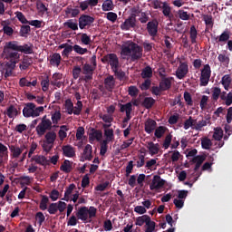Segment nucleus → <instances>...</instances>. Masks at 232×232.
Instances as JSON below:
<instances>
[{"label": "nucleus", "mask_w": 232, "mask_h": 232, "mask_svg": "<svg viewBox=\"0 0 232 232\" xmlns=\"http://www.w3.org/2000/svg\"><path fill=\"white\" fill-rule=\"evenodd\" d=\"M10 150L14 156V158H19V156L22 154L23 150L20 149V147H15V145H11Z\"/></svg>", "instance_id": "49530a36"}, {"label": "nucleus", "mask_w": 232, "mask_h": 232, "mask_svg": "<svg viewBox=\"0 0 232 232\" xmlns=\"http://www.w3.org/2000/svg\"><path fill=\"white\" fill-rule=\"evenodd\" d=\"M230 35H231L230 31H228V29H225V31H223V33H221L219 36H211V38H213V40H215L217 44H221L226 42L228 43Z\"/></svg>", "instance_id": "dca6fc26"}, {"label": "nucleus", "mask_w": 232, "mask_h": 232, "mask_svg": "<svg viewBox=\"0 0 232 232\" xmlns=\"http://www.w3.org/2000/svg\"><path fill=\"white\" fill-rule=\"evenodd\" d=\"M62 79H63L62 72H54L53 74V80H51V85H54L55 87H57L58 80H62Z\"/></svg>", "instance_id": "603ef678"}, {"label": "nucleus", "mask_w": 232, "mask_h": 232, "mask_svg": "<svg viewBox=\"0 0 232 232\" xmlns=\"http://www.w3.org/2000/svg\"><path fill=\"white\" fill-rule=\"evenodd\" d=\"M203 22H205L206 29L208 32L209 29H213L214 27V18L212 14H202Z\"/></svg>", "instance_id": "412c9836"}, {"label": "nucleus", "mask_w": 232, "mask_h": 232, "mask_svg": "<svg viewBox=\"0 0 232 232\" xmlns=\"http://www.w3.org/2000/svg\"><path fill=\"white\" fill-rule=\"evenodd\" d=\"M166 181L160 176L159 174H155L153 176V179L150 185V190H154L155 188H161L165 185Z\"/></svg>", "instance_id": "4468645a"}, {"label": "nucleus", "mask_w": 232, "mask_h": 232, "mask_svg": "<svg viewBox=\"0 0 232 232\" xmlns=\"http://www.w3.org/2000/svg\"><path fill=\"white\" fill-rule=\"evenodd\" d=\"M72 51H73V46L70 45L69 44H65V47L62 52V56H65L66 58H68L70 53H72Z\"/></svg>", "instance_id": "5fc2aeb1"}, {"label": "nucleus", "mask_w": 232, "mask_h": 232, "mask_svg": "<svg viewBox=\"0 0 232 232\" xmlns=\"http://www.w3.org/2000/svg\"><path fill=\"white\" fill-rule=\"evenodd\" d=\"M156 228V223L155 221H152L150 216L149 214H146V227L145 232H153Z\"/></svg>", "instance_id": "393cba45"}, {"label": "nucleus", "mask_w": 232, "mask_h": 232, "mask_svg": "<svg viewBox=\"0 0 232 232\" xmlns=\"http://www.w3.org/2000/svg\"><path fill=\"white\" fill-rule=\"evenodd\" d=\"M152 74H153V71L150 65H147L141 71L142 78H146V79L150 80V78H151Z\"/></svg>", "instance_id": "c9c22d12"}, {"label": "nucleus", "mask_w": 232, "mask_h": 232, "mask_svg": "<svg viewBox=\"0 0 232 232\" xmlns=\"http://www.w3.org/2000/svg\"><path fill=\"white\" fill-rule=\"evenodd\" d=\"M44 107H36L35 103L29 102L25 103L23 109V114L25 118H36L40 116L41 112H44Z\"/></svg>", "instance_id": "20e7f679"}, {"label": "nucleus", "mask_w": 232, "mask_h": 232, "mask_svg": "<svg viewBox=\"0 0 232 232\" xmlns=\"http://www.w3.org/2000/svg\"><path fill=\"white\" fill-rule=\"evenodd\" d=\"M155 103L156 100L154 98L147 96L143 99L141 105L145 107V109H151Z\"/></svg>", "instance_id": "c85d7f7f"}, {"label": "nucleus", "mask_w": 232, "mask_h": 232, "mask_svg": "<svg viewBox=\"0 0 232 232\" xmlns=\"http://www.w3.org/2000/svg\"><path fill=\"white\" fill-rule=\"evenodd\" d=\"M82 72L84 74V80L87 82L92 80L94 69L90 63H84L82 67Z\"/></svg>", "instance_id": "a211bd4d"}, {"label": "nucleus", "mask_w": 232, "mask_h": 232, "mask_svg": "<svg viewBox=\"0 0 232 232\" xmlns=\"http://www.w3.org/2000/svg\"><path fill=\"white\" fill-rule=\"evenodd\" d=\"M147 147L151 156H154V154H159L160 149V143H154V141H149Z\"/></svg>", "instance_id": "cd10ccee"}, {"label": "nucleus", "mask_w": 232, "mask_h": 232, "mask_svg": "<svg viewBox=\"0 0 232 232\" xmlns=\"http://www.w3.org/2000/svg\"><path fill=\"white\" fill-rule=\"evenodd\" d=\"M197 38H198L197 27H195V25H191V27H190V40H191L192 44H197Z\"/></svg>", "instance_id": "a18cd8bd"}, {"label": "nucleus", "mask_w": 232, "mask_h": 232, "mask_svg": "<svg viewBox=\"0 0 232 232\" xmlns=\"http://www.w3.org/2000/svg\"><path fill=\"white\" fill-rule=\"evenodd\" d=\"M28 127L25 123H18L15 127L17 132L23 133L24 130H27Z\"/></svg>", "instance_id": "774afa93"}, {"label": "nucleus", "mask_w": 232, "mask_h": 232, "mask_svg": "<svg viewBox=\"0 0 232 232\" xmlns=\"http://www.w3.org/2000/svg\"><path fill=\"white\" fill-rule=\"evenodd\" d=\"M178 16L181 20H189V18H190V14H188V11H184L183 9H179L178 11Z\"/></svg>", "instance_id": "bf43d9fd"}, {"label": "nucleus", "mask_w": 232, "mask_h": 232, "mask_svg": "<svg viewBox=\"0 0 232 232\" xmlns=\"http://www.w3.org/2000/svg\"><path fill=\"white\" fill-rule=\"evenodd\" d=\"M121 56H131L132 62L142 58L143 49L134 42H126L121 46Z\"/></svg>", "instance_id": "f03ea898"}, {"label": "nucleus", "mask_w": 232, "mask_h": 232, "mask_svg": "<svg viewBox=\"0 0 232 232\" xmlns=\"http://www.w3.org/2000/svg\"><path fill=\"white\" fill-rule=\"evenodd\" d=\"M63 152L64 156H67L68 158H73L75 156V149L72 147V145H63Z\"/></svg>", "instance_id": "bb28decb"}, {"label": "nucleus", "mask_w": 232, "mask_h": 232, "mask_svg": "<svg viewBox=\"0 0 232 232\" xmlns=\"http://www.w3.org/2000/svg\"><path fill=\"white\" fill-rule=\"evenodd\" d=\"M31 33L30 24H24L20 29V36L26 37Z\"/></svg>", "instance_id": "58836bf2"}, {"label": "nucleus", "mask_w": 232, "mask_h": 232, "mask_svg": "<svg viewBox=\"0 0 232 232\" xmlns=\"http://www.w3.org/2000/svg\"><path fill=\"white\" fill-rule=\"evenodd\" d=\"M171 80H172V78H162V80L160 82L161 92L169 91V89L171 88V85H172Z\"/></svg>", "instance_id": "c756f323"}, {"label": "nucleus", "mask_w": 232, "mask_h": 232, "mask_svg": "<svg viewBox=\"0 0 232 232\" xmlns=\"http://www.w3.org/2000/svg\"><path fill=\"white\" fill-rule=\"evenodd\" d=\"M16 60H18V58H10L9 62H6L4 67H0V71H5V78L12 76L15 69Z\"/></svg>", "instance_id": "1a4fd4ad"}, {"label": "nucleus", "mask_w": 232, "mask_h": 232, "mask_svg": "<svg viewBox=\"0 0 232 232\" xmlns=\"http://www.w3.org/2000/svg\"><path fill=\"white\" fill-rule=\"evenodd\" d=\"M6 114L8 116V118H15V116L18 115V111H17L16 107H14V105H10L7 108Z\"/></svg>", "instance_id": "a19ab883"}, {"label": "nucleus", "mask_w": 232, "mask_h": 232, "mask_svg": "<svg viewBox=\"0 0 232 232\" xmlns=\"http://www.w3.org/2000/svg\"><path fill=\"white\" fill-rule=\"evenodd\" d=\"M51 120L53 122V127H57V124L62 120V112L61 111H54L53 114L51 115Z\"/></svg>", "instance_id": "2f4dec72"}, {"label": "nucleus", "mask_w": 232, "mask_h": 232, "mask_svg": "<svg viewBox=\"0 0 232 232\" xmlns=\"http://www.w3.org/2000/svg\"><path fill=\"white\" fill-rule=\"evenodd\" d=\"M172 134H167L165 140H164V142H163V147L164 149H169L171 141H172Z\"/></svg>", "instance_id": "338daca9"}, {"label": "nucleus", "mask_w": 232, "mask_h": 232, "mask_svg": "<svg viewBox=\"0 0 232 232\" xmlns=\"http://www.w3.org/2000/svg\"><path fill=\"white\" fill-rule=\"evenodd\" d=\"M211 77V67L209 63H207L204 65L203 69L201 70V75H200V85L201 86H207L208 85V81Z\"/></svg>", "instance_id": "9d476101"}, {"label": "nucleus", "mask_w": 232, "mask_h": 232, "mask_svg": "<svg viewBox=\"0 0 232 232\" xmlns=\"http://www.w3.org/2000/svg\"><path fill=\"white\" fill-rule=\"evenodd\" d=\"M83 109L82 102H77L75 107H73V114L80 115Z\"/></svg>", "instance_id": "052dcab7"}, {"label": "nucleus", "mask_w": 232, "mask_h": 232, "mask_svg": "<svg viewBox=\"0 0 232 232\" xmlns=\"http://www.w3.org/2000/svg\"><path fill=\"white\" fill-rule=\"evenodd\" d=\"M128 92L130 96L136 97L138 96L140 90L138 89V87H136V85H130Z\"/></svg>", "instance_id": "6e6d98bb"}, {"label": "nucleus", "mask_w": 232, "mask_h": 232, "mask_svg": "<svg viewBox=\"0 0 232 232\" xmlns=\"http://www.w3.org/2000/svg\"><path fill=\"white\" fill-rule=\"evenodd\" d=\"M108 150V141H106V139L103 140L101 142V150H100V154H102V156H104V154H106Z\"/></svg>", "instance_id": "69168bd1"}, {"label": "nucleus", "mask_w": 232, "mask_h": 232, "mask_svg": "<svg viewBox=\"0 0 232 232\" xmlns=\"http://www.w3.org/2000/svg\"><path fill=\"white\" fill-rule=\"evenodd\" d=\"M220 94H221L220 87H214V89L212 91V99L215 100L216 102H218Z\"/></svg>", "instance_id": "e2e57ef3"}, {"label": "nucleus", "mask_w": 232, "mask_h": 232, "mask_svg": "<svg viewBox=\"0 0 232 232\" xmlns=\"http://www.w3.org/2000/svg\"><path fill=\"white\" fill-rule=\"evenodd\" d=\"M197 120H193L192 116H189L188 120H185L184 129L188 130L189 127L196 128Z\"/></svg>", "instance_id": "37998d69"}, {"label": "nucleus", "mask_w": 232, "mask_h": 232, "mask_svg": "<svg viewBox=\"0 0 232 232\" xmlns=\"http://www.w3.org/2000/svg\"><path fill=\"white\" fill-rule=\"evenodd\" d=\"M48 201H49V198L48 196H42V199L40 201V208L42 210H46V208H48Z\"/></svg>", "instance_id": "8fccbe9b"}, {"label": "nucleus", "mask_w": 232, "mask_h": 232, "mask_svg": "<svg viewBox=\"0 0 232 232\" xmlns=\"http://www.w3.org/2000/svg\"><path fill=\"white\" fill-rule=\"evenodd\" d=\"M121 109V112H126V117L123 120V125L122 127H126V123H128V121H130V120H131V111H132V103L130 102H129L128 103H125L124 105L122 103H121L120 105Z\"/></svg>", "instance_id": "9b49d317"}, {"label": "nucleus", "mask_w": 232, "mask_h": 232, "mask_svg": "<svg viewBox=\"0 0 232 232\" xmlns=\"http://www.w3.org/2000/svg\"><path fill=\"white\" fill-rule=\"evenodd\" d=\"M64 108H65V112H67V114H73L74 112V103L73 102H72L71 99H67L64 102Z\"/></svg>", "instance_id": "473e14b6"}, {"label": "nucleus", "mask_w": 232, "mask_h": 232, "mask_svg": "<svg viewBox=\"0 0 232 232\" xmlns=\"http://www.w3.org/2000/svg\"><path fill=\"white\" fill-rule=\"evenodd\" d=\"M56 140L57 132H55V130H52V129L47 130L42 143L43 150H45V152H50V150L53 149Z\"/></svg>", "instance_id": "39448f33"}, {"label": "nucleus", "mask_w": 232, "mask_h": 232, "mask_svg": "<svg viewBox=\"0 0 232 232\" xmlns=\"http://www.w3.org/2000/svg\"><path fill=\"white\" fill-rule=\"evenodd\" d=\"M205 160H206V156L204 154H198V156L196 154L195 158H192V161H198V169H200V167H201L202 163H204Z\"/></svg>", "instance_id": "4d7b16f0"}, {"label": "nucleus", "mask_w": 232, "mask_h": 232, "mask_svg": "<svg viewBox=\"0 0 232 232\" xmlns=\"http://www.w3.org/2000/svg\"><path fill=\"white\" fill-rule=\"evenodd\" d=\"M183 98H184L187 105L192 106L194 104L192 96H191L190 92H188V91H185V92L183 94Z\"/></svg>", "instance_id": "09e8293b"}, {"label": "nucleus", "mask_w": 232, "mask_h": 232, "mask_svg": "<svg viewBox=\"0 0 232 232\" xmlns=\"http://www.w3.org/2000/svg\"><path fill=\"white\" fill-rule=\"evenodd\" d=\"M15 16L19 20V22H21V24H23V25L24 24H29V22H30L29 20H27L26 16L24 14V13H22L21 11H16Z\"/></svg>", "instance_id": "c03bdc74"}, {"label": "nucleus", "mask_w": 232, "mask_h": 232, "mask_svg": "<svg viewBox=\"0 0 232 232\" xmlns=\"http://www.w3.org/2000/svg\"><path fill=\"white\" fill-rule=\"evenodd\" d=\"M83 156L85 160H92L93 154H92V145L88 143L85 145L84 150H83Z\"/></svg>", "instance_id": "7c9ffc66"}, {"label": "nucleus", "mask_w": 232, "mask_h": 232, "mask_svg": "<svg viewBox=\"0 0 232 232\" xmlns=\"http://www.w3.org/2000/svg\"><path fill=\"white\" fill-rule=\"evenodd\" d=\"M96 216L97 208L94 206L87 207L86 205H83L82 207H79L76 210L77 220H81L83 224L92 222V218H95Z\"/></svg>", "instance_id": "7ed1b4c3"}, {"label": "nucleus", "mask_w": 232, "mask_h": 232, "mask_svg": "<svg viewBox=\"0 0 232 232\" xmlns=\"http://www.w3.org/2000/svg\"><path fill=\"white\" fill-rule=\"evenodd\" d=\"M102 139V130L98 129H92V132H90L89 134L90 141H94V140L101 141Z\"/></svg>", "instance_id": "b1692460"}, {"label": "nucleus", "mask_w": 232, "mask_h": 232, "mask_svg": "<svg viewBox=\"0 0 232 232\" xmlns=\"http://www.w3.org/2000/svg\"><path fill=\"white\" fill-rule=\"evenodd\" d=\"M188 72V65L187 63V62H179V66L178 67L177 71H176V75L179 80H182L183 78H185V76H187Z\"/></svg>", "instance_id": "2eb2a0df"}, {"label": "nucleus", "mask_w": 232, "mask_h": 232, "mask_svg": "<svg viewBox=\"0 0 232 232\" xmlns=\"http://www.w3.org/2000/svg\"><path fill=\"white\" fill-rule=\"evenodd\" d=\"M64 27H68V29H72V31H78L79 24L77 20H67L63 24Z\"/></svg>", "instance_id": "72a5a7b5"}, {"label": "nucleus", "mask_w": 232, "mask_h": 232, "mask_svg": "<svg viewBox=\"0 0 232 232\" xmlns=\"http://www.w3.org/2000/svg\"><path fill=\"white\" fill-rule=\"evenodd\" d=\"M41 85H42V91L46 92V91H48V89L50 87V78H49V76H45V78H44V80H42Z\"/></svg>", "instance_id": "de8ad7c7"}, {"label": "nucleus", "mask_w": 232, "mask_h": 232, "mask_svg": "<svg viewBox=\"0 0 232 232\" xmlns=\"http://www.w3.org/2000/svg\"><path fill=\"white\" fill-rule=\"evenodd\" d=\"M113 0H104L102 9V11H113Z\"/></svg>", "instance_id": "ea45409f"}, {"label": "nucleus", "mask_w": 232, "mask_h": 232, "mask_svg": "<svg viewBox=\"0 0 232 232\" xmlns=\"http://www.w3.org/2000/svg\"><path fill=\"white\" fill-rule=\"evenodd\" d=\"M74 188H76L75 183H70V185L65 188L64 197L63 198V199H65V201H69L70 196Z\"/></svg>", "instance_id": "f704fd0d"}, {"label": "nucleus", "mask_w": 232, "mask_h": 232, "mask_svg": "<svg viewBox=\"0 0 232 232\" xmlns=\"http://www.w3.org/2000/svg\"><path fill=\"white\" fill-rule=\"evenodd\" d=\"M136 16L134 14H131V16H129V18H127L125 22L121 24V29L122 31H130V29L136 27Z\"/></svg>", "instance_id": "ddd939ff"}, {"label": "nucleus", "mask_w": 232, "mask_h": 232, "mask_svg": "<svg viewBox=\"0 0 232 232\" xmlns=\"http://www.w3.org/2000/svg\"><path fill=\"white\" fill-rule=\"evenodd\" d=\"M108 62L110 63L115 76H117V69H119V58L115 53H110L104 56L102 62Z\"/></svg>", "instance_id": "6e6552de"}, {"label": "nucleus", "mask_w": 232, "mask_h": 232, "mask_svg": "<svg viewBox=\"0 0 232 232\" xmlns=\"http://www.w3.org/2000/svg\"><path fill=\"white\" fill-rule=\"evenodd\" d=\"M147 220V214H142V216H138L136 218V226H144Z\"/></svg>", "instance_id": "680f3d73"}, {"label": "nucleus", "mask_w": 232, "mask_h": 232, "mask_svg": "<svg viewBox=\"0 0 232 232\" xmlns=\"http://www.w3.org/2000/svg\"><path fill=\"white\" fill-rule=\"evenodd\" d=\"M31 161H34L35 163H38V165H50V160H48L46 156H44L43 154H35L34 156H32Z\"/></svg>", "instance_id": "6ab92c4d"}, {"label": "nucleus", "mask_w": 232, "mask_h": 232, "mask_svg": "<svg viewBox=\"0 0 232 232\" xmlns=\"http://www.w3.org/2000/svg\"><path fill=\"white\" fill-rule=\"evenodd\" d=\"M53 129V121L50 118H47L45 114L43 116L42 121L36 125V134L38 136H44L47 133V130Z\"/></svg>", "instance_id": "423d86ee"}, {"label": "nucleus", "mask_w": 232, "mask_h": 232, "mask_svg": "<svg viewBox=\"0 0 232 232\" xmlns=\"http://www.w3.org/2000/svg\"><path fill=\"white\" fill-rule=\"evenodd\" d=\"M81 72H82V67H80L79 65H76L75 67H73L72 69L73 79L78 80V78H80Z\"/></svg>", "instance_id": "0e129e2a"}, {"label": "nucleus", "mask_w": 232, "mask_h": 232, "mask_svg": "<svg viewBox=\"0 0 232 232\" xmlns=\"http://www.w3.org/2000/svg\"><path fill=\"white\" fill-rule=\"evenodd\" d=\"M116 80L113 75L110 74L104 79V87L109 92H112L115 89Z\"/></svg>", "instance_id": "f3484780"}, {"label": "nucleus", "mask_w": 232, "mask_h": 232, "mask_svg": "<svg viewBox=\"0 0 232 232\" xmlns=\"http://www.w3.org/2000/svg\"><path fill=\"white\" fill-rule=\"evenodd\" d=\"M61 61L62 56L60 53H53V54L49 57V63L53 65V67H59V65H61Z\"/></svg>", "instance_id": "aec40b11"}, {"label": "nucleus", "mask_w": 232, "mask_h": 232, "mask_svg": "<svg viewBox=\"0 0 232 232\" xmlns=\"http://www.w3.org/2000/svg\"><path fill=\"white\" fill-rule=\"evenodd\" d=\"M223 136H224L223 129H216L215 130V132L213 134L214 140L220 141V140H222Z\"/></svg>", "instance_id": "13d9d810"}, {"label": "nucleus", "mask_w": 232, "mask_h": 232, "mask_svg": "<svg viewBox=\"0 0 232 232\" xmlns=\"http://www.w3.org/2000/svg\"><path fill=\"white\" fill-rule=\"evenodd\" d=\"M73 162L70 160H64L62 165L60 166V170H63V172L69 173L72 172L73 167Z\"/></svg>", "instance_id": "a878e982"}, {"label": "nucleus", "mask_w": 232, "mask_h": 232, "mask_svg": "<svg viewBox=\"0 0 232 232\" xmlns=\"http://www.w3.org/2000/svg\"><path fill=\"white\" fill-rule=\"evenodd\" d=\"M167 130V127L160 125V127H158L155 130V136L156 138H162L163 134H165Z\"/></svg>", "instance_id": "3c124183"}, {"label": "nucleus", "mask_w": 232, "mask_h": 232, "mask_svg": "<svg viewBox=\"0 0 232 232\" xmlns=\"http://www.w3.org/2000/svg\"><path fill=\"white\" fill-rule=\"evenodd\" d=\"M81 42L83 44V45H91L92 40L91 39V36L87 34V33H82Z\"/></svg>", "instance_id": "79ce46f5"}, {"label": "nucleus", "mask_w": 232, "mask_h": 232, "mask_svg": "<svg viewBox=\"0 0 232 232\" xmlns=\"http://www.w3.org/2000/svg\"><path fill=\"white\" fill-rule=\"evenodd\" d=\"M4 53L6 58L17 59L20 58L19 53H24V56L20 63V69L23 71H25L34 63L32 56H29V54H34V45L31 42L23 44V45H21L20 42H17L16 40L6 42L4 47Z\"/></svg>", "instance_id": "f257e3e1"}, {"label": "nucleus", "mask_w": 232, "mask_h": 232, "mask_svg": "<svg viewBox=\"0 0 232 232\" xmlns=\"http://www.w3.org/2000/svg\"><path fill=\"white\" fill-rule=\"evenodd\" d=\"M104 136L106 137L107 147H108L109 141H112L115 138L113 129H110L109 127L106 130H104Z\"/></svg>", "instance_id": "4c0bfd02"}, {"label": "nucleus", "mask_w": 232, "mask_h": 232, "mask_svg": "<svg viewBox=\"0 0 232 232\" xmlns=\"http://www.w3.org/2000/svg\"><path fill=\"white\" fill-rule=\"evenodd\" d=\"M67 130H69V127H67V125L60 126V130H58V136L61 140H63L64 138H67Z\"/></svg>", "instance_id": "e433bc0d"}, {"label": "nucleus", "mask_w": 232, "mask_h": 232, "mask_svg": "<svg viewBox=\"0 0 232 232\" xmlns=\"http://www.w3.org/2000/svg\"><path fill=\"white\" fill-rule=\"evenodd\" d=\"M156 127H157V121L155 120L149 118L145 121V131L148 132V134H151V132L155 130Z\"/></svg>", "instance_id": "4be33fe9"}, {"label": "nucleus", "mask_w": 232, "mask_h": 232, "mask_svg": "<svg viewBox=\"0 0 232 232\" xmlns=\"http://www.w3.org/2000/svg\"><path fill=\"white\" fill-rule=\"evenodd\" d=\"M94 22L95 18L93 16H91L90 14H81L78 19L79 28L83 30L92 27Z\"/></svg>", "instance_id": "0eeeda50"}, {"label": "nucleus", "mask_w": 232, "mask_h": 232, "mask_svg": "<svg viewBox=\"0 0 232 232\" xmlns=\"http://www.w3.org/2000/svg\"><path fill=\"white\" fill-rule=\"evenodd\" d=\"M73 51L74 53H77V54H86L89 53L87 48L81 47V45L78 44L73 45Z\"/></svg>", "instance_id": "864d4df0"}, {"label": "nucleus", "mask_w": 232, "mask_h": 232, "mask_svg": "<svg viewBox=\"0 0 232 232\" xmlns=\"http://www.w3.org/2000/svg\"><path fill=\"white\" fill-rule=\"evenodd\" d=\"M147 32L150 36L155 38L159 33V22L158 20H151V22H148L147 24Z\"/></svg>", "instance_id": "f8f14e48"}, {"label": "nucleus", "mask_w": 232, "mask_h": 232, "mask_svg": "<svg viewBox=\"0 0 232 232\" xmlns=\"http://www.w3.org/2000/svg\"><path fill=\"white\" fill-rule=\"evenodd\" d=\"M161 9H162V13H163L164 16H166V18H169V20H171V18H173L172 9H171L170 5L168 4V2H162Z\"/></svg>", "instance_id": "5701e85b"}]
</instances>
